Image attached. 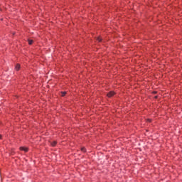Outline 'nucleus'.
I'll return each instance as SVG.
<instances>
[{
  "label": "nucleus",
  "instance_id": "f257e3e1",
  "mask_svg": "<svg viewBox=\"0 0 182 182\" xmlns=\"http://www.w3.org/2000/svg\"><path fill=\"white\" fill-rule=\"evenodd\" d=\"M19 149L21 151H25V153H28V151H29V149H28V147H25V146H21L19 148Z\"/></svg>",
  "mask_w": 182,
  "mask_h": 182
},
{
  "label": "nucleus",
  "instance_id": "f03ea898",
  "mask_svg": "<svg viewBox=\"0 0 182 182\" xmlns=\"http://www.w3.org/2000/svg\"><path fill=\"white\" fill-rule=\"evenodd\" d=\"M114 95H116V93L114 91H110L107 93V97H112V96H114Z\"/></svg>",
  "mask_w": 182,
  "mask_h": 182
},
{
  "label": "nucleus",
  "instance_id": "7ed1b4c3",
  "mask_svg": "<svg viewBox=\"0 0 182 182\" xmlns=\"http://www.w3.org/2000/svg\"><path fill=\"white\" fill-rule=\"evenodd\" d=\"M15 69L16 70H19V69H21V65L20 64H16L15 66Z\"/></svg>",
  "mask_w": 182,
  "mask_h": 182
},
{
  "label": "nucleus",
  "instance_id": "20e7f679",
  "mask_svg": "<svg viewBox=\"0 0 182 182\" xmlns=\"http://www.w3.org/2000/svg\"><path fill=\"white\" fill-rule=\"evenodd\" d=\"M52 147H55L56 144H58V142L56 141H53V142L50 143Z\"/></svg>",
  "mask_w": 182,
  "mask_h": 182
},
{
  "label": "nucleus",
  "instance_id": "39448f33",
  "mask_svg": "<svg viewBox=\"0 0 182 182\" xmlns=\"http://www.w3.org/2000/svg\"><path fill=\"white\" fill-rule=\"evenodd\" d=\"M81 151H82V153H86V148L82 147L81 148Z\"/></svg>",
  "mask_w": 182,
  "mask_h": 182
},
{
  "label": "nucleus",
  "instance_id": "423d86ee",
  "mask_svg": "<svg viewBox=\"0 0 182 182\" xmlns=\"http://www.w3.org/2000/svg\"><path fill=\"white\" fill-rule=\"evenodd\" d=\"M33 43V40H28V45H32Z\"/></svg>",
  "mask_w": 182,
  "mask_h": 182
},
{
  "label": "nucleus",
  "instance_id": "0eeeda50",
  "mask_svg": "<svg viewBox=\"0 0 182 182\" xmlns=\"http://www.w3.org/2000/svg\"><path fill=\"white\" fill-rule=\"evenodd\" d=\"M97 41H98V42H102V38L97 37Z\"/></svg>",
  "mask_w": 182,
  "mask_h": 182
},
{
  "label": "nucleus",
  "instance_id": "6e6552de",
  "mask_svg": "<svg viewBox=\"0 0 182 182\" xmlns=\"http://www.w3.org/2000/svg\"><path fill=\"white\" fill-rule=\"evenodd\" d=\"M65 95H66V92H61V96H65Z\"/></svg>",
  "mask_w": 182,
  "mask_h": 182
},
{
  "label": "nucleus",
  "instance_id": "1a4fd4ad",
  "mask_svg": "<svg viewBox=\"0 0 182 182\" xmlns=\"http://www.w3.org/2000/svg\"><path fill=\"white\" fill-rule=\"evenodd\" d=\"M146 122H149V123H151V119H147Z\"/></svg>",
  "mask_w": 182,
  "mask_h": 182
},
{
  "label": "nucleus",
  "instance_id": "9d476101",
  "mask_svg": "<svg viewBox=\"0 0 182 182\" xmlns=\"http://www.w3.org/2000/svg\"><path fill=\"white\" fill-rule=\"evenodd\" d=\"M0 139H2V135L1 134H0Z\"/></svg>",
  "mask_w": 182,
  "mask_h": 182
}]
</instances>
